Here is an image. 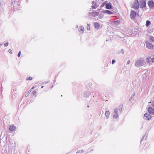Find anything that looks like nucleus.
Listing matches in <instances>:
<instances>
[{
  "label": "nucleus",
  "instance_id": "cd10ccee",
  "mask_svg": "<svg viewBox=\"0 0 154 154\" xmlns=\"http://www.w3.org/2000/svg\"><path fill=\"white\" fill-rule=\"evenodd\" d=\"M8 45V42H6L4 44V45L5 46H7Z\"/></svg>",
  "mask_w": 154,
  "mask_h": 154
},
{
  "label": "nucleus",
  "instance_id": "72a5a7b5",
  "mask_svg": "<svg viewBox=\"0 0 154 154\" xmlns=\"http://www.w3.org/2000/svg\"><path fill=\"white\" fill-rule=\"evenodd\" d=\"M28 94H28V92H27V94H26V95H25V97H27L28 96Z\"/></svg>",
  "mask_w": 154,
  "mask_h": 154
},
{
  "label": "nucleus",
  "instance_id": "9d476101",
  "mask_svg": "<svg viewBox=\"0 0 154 154\" xmlns=\"http://www.w3.org/2000/svg\"><path fill=\"white\" fill-rule=\"evenodd\" d=\"M148 4L150 7L153 8L154 7V3L152 1H149L148 3Z\"/></svg>",
  "mask_w": 154,
  "mask_h": 154
},
{
  "label": "nucleus",
  "instance_id": "ddd939ff",
  "mask_svg": "<svg viewBox=\"0 0 154 154\" xmlns=\"http://www.w3.org/2000/svg\"><path fill=\"white\" fill-rule=\"evenodd\" d=\"M103 12L105 13H106L109 14H113V12L109 10H104L103 11Z\"/></svg>",
  "mask_w": 154,
  "mask_h": 154
},
{
  "label": "nucleus",
  "instance_id": "ea45409f",
  "mask_svg": "<svg viewBox=\"0 0 154 154\" xmlns=\"http://www.w3.org/2000/svg\"><path fill=\"white\" fill-rule=\"evenodd\" d=\"M78 26H76V28H78Z\"/></svg>",
  "mask_w": 154,
  "mask_h": 154
},
{
  "label": "nucleus",
  "instance_id": "f3484780",
  "mask_svg": "<svg viewBox=\"0 0 154 154\" xmlns=\"http://www.w3.org/2000/svg\"><path fill=\"white\" fill-rule=\"evenodd\" d=\"M150 22L149 20H147L146 21V26H148L150 24Z\"/></svg>",
  "mask_w": 154,
  "mask_h": 154
},
{
  "label": "nucleus",
  "instance_id": "423d86ee",
  "mask_svg": "<svg viewBox=\"0 0 154 154\" xmlns=\"http://www.w3.org/2000/svg\"><path fill=\"white\" fill-rule=\"evenodd\" d=\"M146 46L148 49H151L153 48L154 45H152V44L148 42L146 43Z\"/></svg>",
  "mask_w": 154,
  "mask_h": 154
},
{
  "label": "nucleus",
  "instance_id": "f03ea898",
  "mask_svg": "<svg viewBox=\"0 0 154 154\" xmlns=\"http://www.w3.org/2000/svg\"><path fill=\"white\" fill-rule=\"evenodd\" d=\"M132 8L135 9H137L139 8V3L138 0H135L132 5Z\"/></svg>",
  "mask_w": 154,
  "mask_h": 154
},
{
  "label": "nucleus",
  "instance_id": "a19ab883",
  "mask_svg": "<svg viewBox=\"0 0 154 154\" xmlns=\"http://www.w3.org/2000/svg\"><path fill=\"white\" fill-rule=\"evenodd\" d=\"M87 107H89V106H87Z\"/></svg>",
  "mask_w": 154,
  "mask_h": 154
},
{
  "label": "nucleus",
  "instance_id": "aec40b11",
  "mask_svg": "<svg viewBox=\"0 0 154 154\" xmlns=\"http://www.w3.org/2000/svg\"><path fill=\"white\" fill-rule=\"evenodd\" d=\"M87 29L88 30H89L90 29V25L89 24H87Z\"/></svg>",
  "mask_w": 154,
  "mask_h": 154
},
{
  "label": "nucleus",
  "instance_id": "4468645a",
  "mask_svg": "<svg viewBox=\"0 0 154 154\" xmlns=\"http://www.w3.org/2000/svg\"><path fill=\"white\" fill-rule=\"evenodd\" d=\"M146 61L149 63H150L151 62H152V58L149 57L147 58Z\"/></svg>",
  "mask_w": 154,
  "mask_h": 154
},
{
  "label": "nucleus",
  "instance_id": "c756f323",
  "mask_svg": "<svg viewBox=\"0 0 154 154\" xmlns=\"http://www.w3.org/2000/svg\"><path fill=\"white\" fill-rule=\"evenodd\" d=\"M20 54H21V52H20V51L19 52V53H18V55H17V56H18V57H20Z\"/></svg>",
  "mask_w": 154,
  "mask_h": 154
},
{
  "label": "nucleus",
  "instance_id": "2eb2a0df",
  "mask_svg": "<svg viewBox=\"0 0 154 154\" xmlns=\"http://www.w3.org/2000/svg\"><path fill=\"white\" fill-rule=\"evenodd\" d=\"M94 26L96 29H98L100 27V25L97 22L94 23Z\"/></svg>",
  "mask_w": 154,
  "mask_h": 154
},
{
  "label": "nucleus",
  "instance_id": "393cba45",
  "mask_svg": "<svg viewBox=\"0 0 154 154\" xmlns=\"http://www.w3.org/2000/svg\"><path fill=\"white\" fill-rule=\"evenodd\" d=\"M92 7L93 8H96L97 7V6L95 5H93L92 6Z\"/></svg>",
  "mask_w": 154,
  "mask_h": 154
},
{
  "label": "nucleus",
  "instance_id": "0eeeda50",
  "mask_svg": "<svg viewBox=\"0 0 154 154\" xmlns=\"http://www.w3.org/2000/svg\"><path fill=\"white\" fill-rule=\"evenodd\" d=\"M148 112L152 115H154V109L152 107H150L148 109Z\"/></svg>",
  "mask_w": 154,
  "mask_h": 154
},
{
  "label": "nucleus",
  "instance_id": "c9c22d12",
  "mask_svg": "<svg viewBox=\"0 0 154 154\" xmlns=\"http://www.w3.org/2000/svg\"><path fill=\"white\" fill-rule=\"evenodd\" d=\"M2 44H0V47H1L2 46Z\"/></svg>",
  "mask_w": 154,
  "mask_h": 154
},
{
  "label": "nucleus",
  "instance_id": "7c9ffc66",
  "mask_svg": "<svg viewBox=\"0 0 154 154\" xmlns=\"http://www.w3.org/2000/svg\"><path fill=\"white\" fill-rule=\"evenodd\" d=\"M151 105L153 107H154V102H152Z\"/></svg>",
  "mask_w": 154,
  "mask_h": 154
},
{
  "label": "nucleus",
  "instance_id": "a878e982",
  "mask_svg": "<svg viewBox=\"0 0 154 154\" xmlns=\"http://www.w3.org/2000/svg\"><path fill=\"white\" fill-rule=\"evenodd\" d=\"M32 94L33 95H35L36 94V91L34 90L32 92Z\"/></svg>",
  "mask_w": 154,
  "mask_h": 154
},
{
  "label": "nucleus",
  "instance_id": "7ed1b4c3",
  "mask_svg": "<svg viewBox=\"0 0 154 154\" xmlns=\"http://www.w3.org/2000/svg\"><path fill=\"white\" fill-rule=\"evenodd\" d=\"M146 0H140L139 5L141 8H144L146 6Z\"/></svg>",
  "mask_w": 154,
  "mask_h": 154
},
{
  "label": "nucleus",
  "instance_id": "39448f33",
  "mask_svg": "<svg viewBox=\"0 0 154 154\" xmlns=\"http://www.w3.org/2000/svg\"><path fill=\"white\" fill-rule=\"evenodd\" d=\"M136 12L134 11L131 10L130 13V17L131 19H134L136 15Z\"/></svg>",
  "mask_w": 154,
  "mask_h": 154
},
{
  "label": "nucleus",
  "instance_id": "2f4dec72",
  "mask_svg": "<svg viewBox=\"0 0 154 154\" xmlns=\"http://www.w3.org/2000/svg\"><path fill=\"white\" fill-rule=\"evenodd\" d=\"M28 79L29 80H31L32 79V77H29L28 78Z\"/></svg>",
  "mask_w": 154,
  "mask_h": 154
},
{
  "label": "nucleus",
  "instance_id": "a211bd4d",
  "mask_svg": "<svg viewBox=\"0 0 154 154\" xmlns=\"http://www.w3.org/2000/svg\"><path fill=\"white\" fill-rule=\"evenodd\" d=\"M113 23L115 25H119L120 23V22L119 20H116L114 21Z\"/></svg>",
  "mask_w": 154,
  "mask_h": 154
},
{
  "label": "nucleus",
  "instance_id": "dca6fc26",
  "mask_svg": "<svg viewBox=\"0 0 154 154\" xmlns=\"http://www.w3.org/2000/svg\"><path fill=\"white\" fill-rule=\"evenodd\" d=\"M109 114H110V113H109V111H107L105 113V115L106 117H107V119L108 118V117H109Z\"/></svg>",
  "mask_w": 154,
  "mask_h": 154
},
{
  "label": "nucleus",
  "instance_id": "58836bf2",
  "mask_svg": "<svg viewBox=\"0 0 154 154\" xmlns=\"http://www.w3.org/2000/svg\"><path fill=\"white\" fill-rule=\"evenodd\" d=\"M78 26H76V28H78Z\"/></svg>",
  "mask_w": 154,
  "mask_h": 154
},
{
  "label": "nucleus",
  "instance_id": "1a4fd4ad",
  "mask_svg": "<svg viewBox=\"0 0 154 154\" xmlns=\"http://www.w3.org/2000/svg\"><path fill=\"white\" fill-rule=\"evenodd\" d=\"M144 116L146 118L147 120H149L151 119V116L147 113H146L144 114Z\"/></svg>",
  "mask_w": 154,
  "mask_h": 154
},
{
  "label": "nucleus",
  "instance_id": "473e14b6",
  "mask_svg": "<svg viewBox=\"0 0 154 154\" xmlns=\"http://www.w3.org/2000/svg\"><path fill=\"white\" fill-rule=\"evenodd\" d=\"M130 60H128L127 61V64H129L130 63Z\"/></svg>",
  "mask_w": 154,
  "mask_h": 154
},
{
  "label": "nucleus",
  "instance_id": "b1692460",
  "mask_svg": "<svg viewBox=\"0 0 154 154\" xmlns=\"http://www.w3.org/2000/svg\"><path fill=\"white\" fill-rule=\"evenodd\" d=\"M83 150H79V151H78L76 152V153H82V152H83Z\"/></svg>",
  "mask_w": 154,
  "mask_h": 154
},
{
  "label": "nucleus",
  "instance_id": "f8f14e48",
  "mask_svg": "<svg viewBox=\"0 0 154 154\" xmlns=\"http://www.w3.org/2000/svg\"><path fill=\"white\" fill-rule=\"evenodd\" d=\"M84 30V28L83 26H80L79 29V31L82 33H83Z\"/></svg>",
  "mask_w": 154,
  "mask_h": 154
},
{
  "label": "nucleus",
  "instance_id": "6e6552de",
  "mask_svg": "<svg viewBox=\"0 0 154 154\" xmlns=\"http://www.w3.org/2000/svg\"><path fill=\"white\" fill-rule=\"evenodd\" d=\"M16 129V127L14 125H11L9 126V130L11 131H15Z\"/></svg>",
  "mask_w": 154,
  "mask_h": 154
},
{
  "label": "nucleus",
  "instance_id": "f704fd0d",
  "mask_svg": "<svg viewBox=\"0 0 154 154\" xmlns=\"http://www.w3.org/2000/svg\"><path fill=\"white\" fill-rule=\"evenodd\" d=\"M18 5V4H17H17H16L14 6V7L15 6H16V5Z\"/></svg>",
  "mask_w": 154,
  "mask_h": 154
},
{
  "label": "nucleus",
  "instance_id": "4c0bfd02",
  "mask_svg": "<svg viewBox=\"0 0 154 154\" xmlns=\"http://www.w3.org/2000/svg\"><path fill=\"white\" fill-rule=\"evenodd\" d=\"M43 86H42V87H41V88H43Z\"/></svg>",
  "mask_w": 154,
  "mask_h": 154
},
{
  "label": "nucleus",
  "instance_id": "20e7f679",
  "mask_svg": "<svg viewBox=\"0 0 154 154\" xmlns=\"http://www.w3.org/2000/svg\"><path fill=\"white\" fill-rule=\"evenodd\" d=\"M114 114L113 115V117L114 118H117L119 116V115L118 114V109L117 108H116L114 109Z\"/></svg>",
  "mask_w": 154,
  "mask_h": 154
},
{
  "label": "nucleus",
  "instance_id": "bb28decb",
  "mask_svg": "<svg viewBox=\"0 0 154 154\" xmlns=\"http://www.w3.org/2000/svg\"><path fill=\"white\" fill-rule=\"evenodd\" d=\"M116 62V61L115 60H112V64H114Z\"/></svg>",
  "mask_w": 154,
  "mask_h": 154
},
{
  "label": "nucleus",
  "instance_id": "412c9836",
  "mask_svg": "<svg viewBox=\"0 0 154 154\" xmlns=\"http://www.w3.org/2000/svg\"><path fill=\"white\" fill-rule=\"evenodd\" d=\"M92 14H94V16H97L98 14V13L97 12L92 13Z\"/></svg>",
  "mask_w": 154,
  "mask_h": 154
},
{
  "label": "nucleus",
  "instance_id": "5701e85b",
  "mask_svg": "<svg viewBox=\"0 0 154 154\" xmlns=\"http://www.w3.org/2000/svg\"><path fill=\"white\" fill-rule=\"evenodd\" d=\"M35 88V86H33L32 88H31L29 91L28 92V94H29L32 90V89Z\"/></svg>",
  "mask_w": 154,
  "mask_h": 154
},
{
  "label": "nucleus",
  "instance_id": "9b49d317",
  "mask_svg": "<svg viewBox=\"0 0 154 154\" xmlns=\"http://www.w3.org/2000/svg\"><path fill=\"white\" fill-rule=\"evenodd\" d=\"M112 7L111 3L110 2L108 3L106 5V9H111L112 8Z\"/></svg>",
  "mask_w": 154,
  "mask_h": 154
},
{
  "label": "nucleus",
  "instance_id": "c85d7f7f",
  "mask_svg": "<svg viewBox=\"0 0 154 154\" xmlns=\"http://www.w3.org/2000/svg\"><path fill=\"white\" fill-rule=\"evenodd\" d=\"M8 52L9 53H10L11 54L12 53V50L11 49H10L8 50Z\"/></svg>",
  "mask_w": 154,
  "mask_h": 154
},
{
  "label": "nucleus",
  "instance_id": "6ab92c4d",
  "mask_svg": "<svg viewBox=\"0 0 154 154\" xmlns=\"http://www.w3.org/2000/svg\"><path fill=\"white\" fill-rule=\"evenodd\" d=\"M119 111H120V112L121 113L122 111V105L119 106Z\"/></svg>",
  "mask_w": 154,
  "mask_h": 154
},
{
  "label": "nucleus",
  "instance_id": "4be33fe9",
  "mask_svg": "<svg viewBox=\"0 0 154 154\" xmlns=\"http://www.w3.org/2000/svg\"><path fill=\"white\" fill-rule=\"evenodd\" d=\"M150 39L152 42L154 41V37L152 36H151L150 37Z\"/></svg>",
  "mask_w": 154,
  "mask_h": 154
},
{
  "label": "nucleus",
  "instance_id": "e433bc0d",
  "mask_svg": "<svg viewBox=\"0 0 154 154\" xmlns=\"http://www.w3.org/2000/svg\"><path fill=\"white\" fill-rule=\"evenodd\" d=\"M94 1H93V2H92V4H94Z\"/></svg>",
  "mask_w": 154,
  "mask_h": 154
},
{
  "label": "nucleus",
  "instance_id": "f257e3e1",
  "mask_svg": "<svg viewBox=\"0 0 154 154\" xmlns=\"http://www.w3.org/2000/svg\"><path fill=\"white\" fill-rule=\"evenodd\" d=\"M145 61L142 59H140L136 61L135 66L137 67H140L144 64Z\"/></svg>",
  "mask_w": 154,
  "mask_h": 154
}]
</instances>
